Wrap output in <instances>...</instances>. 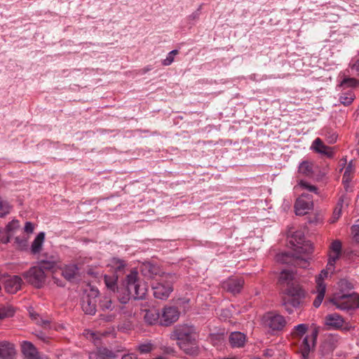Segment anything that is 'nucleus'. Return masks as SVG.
Returning <instances> with one entry per match:
<instances>
[{
  "mask_svg": "<svg viewBox=\"0 0 359 359\" xmlns=\"http://www.w3.org/2000/svg\"><path fill=\"white\" fill-rule=\"evenodd\" d=\"M144 320L148 325H154L160 321V313L156 309H146L144 311Z\"/></svg>",
  "mask_w": 359,
  "mask_h": 359,
  "instance_id": "a878e982",
  "label": "nucleus"
},
{
  "mask_svg": "<svg viewBox=\"0 0 359 359\" xmlns=\"http://www.w3.org/2000/svg\"><path fill=\"white\" fill-rule=\"evenodd\" d=\"M62 276L69 281L74 280L79 275V267L75 264H65L62 268Z\"/></svg>",
  "mask_w": 359,
  "mask_h": 359,
  "instance_id": "4be33fe9",
  "label": "nucleus"
},
{
  "mask_svg": "<svg viewBox=\"0 0 359 359\" xmlns=\"http://www.w3.org/2000/svg\"><path fill=\"white\" fill-rule=\"evenodd\" d=\"M284 316L276 312H268L262 318V324L271 332L281 331L286 325Z\"/></svg>",
  "mask_w": 359,
  "mask_h": 359,
  "instance_id": "0eeeda50",
  "label": "nucleus"
},
{
  "mask_svg": "<svg viewBox=\"0 0 359 359\" xmlns=\"http://www.w3.org/2000/svg\"><path fill=\"white\" fill-rule=\"evenodd\" d=\"M12 208L13 207L9 202L0 198V217H4L8 215Z\"/></svg>",
  "mask_w": 359,
  "mask_h": 359,
  "instance_id": "58836bf2",
  "label": "nucleus"
},
{
  "mask_svg": "<svg viewBox=\"0 0 359 359\" xmlns=\"http://www.w3.org/2000/svg\"><path fill=\"white\" fill-rule=\"evenodd\" d=\"M313 165L311 162L304 161L299 165V172L306 177H311L313 174Z\"/></svg>",
  "mask_w": 359,
  "mask_h": 359,
  "instance_id": "2f4dec72",
  "label": "nucleus"
},
{
  "mask_svg": "<svg viewBox=\"0 0 359 359\" xmlns=\"http://www.w3.org/2000/svg\"><path fill=\"white\" fill-rule=\"evenodd\" d=\"M334 271H330L327 269V266L326 269L322 270L316 279V297L313 301V306L318 308L320 306L325 294L326 285L324 283L323 280L325 278L327 277V274L329 272L332 273Z\"/></svg>",
  "mask_w": 359,
  "mask_h": 359,
  "instance_id": "9b49d317",
  "label": "nucleus"
},
{
  "mask_svg": "<svg viewBox=\"0 0 359 359\" xmlns=\"http://www.w3.org/2000/svg\"><path fill=\"white\" fill-rule=\"evenodd\" d=\"M346 284H348V282H347L346 280H341V281L340 282V285H346Z\"/></svg>",
  "mask_w": 359,
  "mask_h": 359,
  "instance_id": "13d9d810",
  "label": "nucleus"
},
{
  "mask_svg": "<svg viewBox=\"0 0 359 359\" xmlns=\"http://www.w3.org/2000/svg\"><path fill=\"white\" fill-rule=\"evenodd\" d=\"M312 243L306 241L302 244L294 247V252L292 257L287 253L278 254L276 256V260L283 264H289L292 259V264L301 268L306 269L309 265L310 255L313 252Z\"/></svg>",
  "mask_w": 359,
  "mask_h": 359,
  "instance_id": "f03ea898",
  "label": "nucleus"
},
{
  "mask_svg": "<svg viewBox=\"0 0 359 359\" xmlns=\"http://www.w3.org/2000/svg\"><path fill=\"white\" fill-rule=\"evenodd\" d=\"M244 285V280L240 277H230L222 283L224 290L233 294L241 292Z\"/></svg>",
  "mask_w": 359,
  "mask_h": 359,
  "instance_id": "dca6fc26",
  "label": "nucleus"
},
{
  "mask_svg": "<svg viewBox=\"0 0 359 359\" xmlns=\"http://www.w3.org/2000/svg\"><path fill=\"white\" fill-rule=\"evenodd\" d=\"M246 341L245 335L241 332H233L229 336V343L232 347H243Z\"/></svg>",
  "mask_w": 359,
  "mask_h": 359,
  "instance_id": "5701e85b",
  "label": "nucleus"
},
{
  "mask_svg": "<svg viewBox=\"0 0 359 359\" xmlns=\"http://www.w3.org/2000/svg\"><path fill=\"white\" fill-rule=\"evenodd\" d=\"M24 277L31 285L40 288L44 285L46 276L42 269L33 266L24 273Z\"/></svg>",
  "mask_w": 359,
  "mask_h": 359,
  "instance_id": "9d476101",
  "label": "nucleus"
},
{
  "mask_svg": "<svg viewBox=\"0 0 359 359\" xmlns=\"http://www.w3.org/2000/svg\"><path fill=\"white\" fill-rule=\"evenodd\" d=\"M30 316L32 319L39 325H41L42 327H46L49 324L48 320L43 319L41 317L39 316L38 313H30Z\"/></svg>",
  "mask_w": 359,
  "mask_h": 359,
  "instance_id": "37998d69",
  "label": "nucleus"
},
{
  "mask_svg": "<svg viewBox=\"0 0 359 359\" xmlns=\"http://www.w3.org/2000/svg\"><path fill=\"white\" fill-rule=\"evenodd\" d=\"M311 149L316 152L330 158L333 156L332 148L325 145L320 138H316L313 142Z\"/></svg>",
  "mask_w": 359,
  "mask_h": 359,
  "instance_id": "6ab92c4d",
  "label": "nucleus"
},
{
  "mask_svg": "<svg viewBox=\"0 0 359 359\" xmlns=\"http://www.w3.org/2000/svg\"><path fill=\"white\" fill-rule=\"evenodd\" d=\"M344 198H345V196H342L339 198V200L333 211L332 216L330 219V223L336 222L339 219V218L341 217Z\"/></svg>",
  "mask_w": 359,
  "mask_h": 359,
  "instance_id": "f704fd0d",
  "label": "nucleus"
},
{
  "mask_svg": "<svg viewBox=\"0 0 359 359\" xmlns=\"http://www.w3.org/2000/svg\"><path fill=\"white\" fill-rule=\"evenodd\" d=\"M22 279L18 276H9L4 281V287L8 293L14 294L21 287Z\"/></svg>",
  "mask_w": 359,
  "mask_h": 359,
  "instance_id": "a211bd4d",
  "label": "nucleus"
},
{
  "mask_svg": "<svg viewBox=\"0 0 359 359\" xmlns=\"http://www.w3.org/2000/svg\"><path fill=\"white\" fill-rule=\"evenodd\" d=\"M337 139V135L335 133H332L329 137H327V141L330 144H333L336 142Z\"/></svg>",
  "mask_w": 359,
  "mask_h": 359,
  "instance_id": "864d4df0",
  "label": "nucleus"
},
{
  "mask_svg": "<svg viewBox=\"0 0 359 359\" xmlns=\"http://www.w3.org/2000/svg\"><path fill=\"white\" fill-rule=\"evenodd\" d=\"M305 241L304 235L302 231H297L291 234L290 243L294 247Z\"/></svg>",
  "mask_w": 359,
  "mask_h": 359,
  "instance_id": "4c0bfd02",
  "label": "nucleus"
},
{
  "mask_svg": "<svg viewBox=\"0 0 359 359\" xmlns=\"http://www.w3.org/2000/svg\"><path fill=\"white\" fill-rule=\"evenodd\" d=\"M114 356V353L106 348H99L88 355L89 359H111Z\"/></svg>",
  "mask_w": 359,
  "mask_h": 359,
  "instance_id": "b1692460",
  "label": "nucleus"
},
{
  "mask_svg": "<svg viewBox=\"0 0 359 359\" xmlns=\"http://www.w3.org/2000/svg\"><path fill=\"white\" fill-rule=\"evenodd\" d=\"M174 279L175 275L163 273L160 280L152 285L154 297L162 300L168 299L173 290L172 284Z\"/></svg>",
  "mask_w": 359,
  "mask_h": 359,
  "instance_id": "423d86ee",
  "label": "nucleus"
},
{
  "mask_svg": "<svg viewBox=\"0 0 359 359\" xmlns=\"http://www.w3.org/2000/svg\"><path fill=\"white\" fill-rule=\"evenodd\" d=\"M148 290L145 282L138 279L137 271H132L126 277L122 285L116 289L117 298L121 304H126L133 297L135 299L145 298Z\"/></svg>",
  "mask_w": 359,
  "mask_h": 359,
  "instance_id": "f257e3e1",
  "label": "nucleus"
},
{
  "mask_svg": "<svg viewBox=\"0 0 359 359\" xmlns=\"http://www.w3.org/2000/svg\"><path fill=\"white\" fill-rule=\"evenodd\" d=\"M180 312L175 306H165L163 309L160 316V324L168 326L177 321L179 318Z\"/></svg>",
  "mask_w": 359,
  "mask_h": 359,
  "instance_id": "4468645a",
  "label": "nucleus"
},
{
  "mask_svg": "<svg viewBox=\"0 0 359 359\" xmlns=\"http://www.w3.org/2000/svg\"><path fill=\"white\" fill-rule=\"evenodd\" d=\"M355 172V165L353 161H351L346 165L342 178V182L344 188L348 191L349 189V184L352 180L353 175Z\"/></svg>",
  "mask_w": 359,
  "mask_h": 359,
  "instance_id": "393cba45",
  "label": "nucleus"
},
{
  "mask_svg": "<svg viewBox=\"0 0 359 359\" xmlns=\"http://www.w3.org/2000/svg\"><path fill=\"white\" fill-rule=\"evenodd\" d=\"M357 83V81L355 79L353 78H345L342 80L340 84V87H345V86H355Z\"/></svg>",
  "mask_w": 359,
  "mask_h": 359,
  "instance_id": "a18cd8bd",
  "label": "nucleus"
},
{
  "mask_svg": "<svg viewBox=\"0 0 359 359\" xmlns=\"http://www.w3.org/2000/svg\"><path fill=\"white\" fill-rule=\"evenodd\" d=\"M342 245L339 240L334 241L330 246L329 258L327 262V269L334 271L335 263L341 255Z\"/></svg>",
  "mask_w": 359,
  "mask_h": 359,
  "instance_id": "ddd939ff",
  "label": "nucleus"
},
{
  "mask_svg": "<svg viewBox=\"0 0 359 359\" xmlns=\"http://www.w3.org/2000/svg\"><path fill=\"white\" fill-rule=\"evenodd\" d=\"M180 347L187 353L195 355L198 353V348L194 341H180L177 343Z\"/></svg>",
  "mask_w": 359,
  "mask_h": 359,
  "instance_id": "7c9ffc66",
  "label": "nucleus"
},
{
  "mask_svg": "<svg viewBox=\"0 0 359 359\" xmlns=\"http://www.w3.org/2000/svg\"><path fill=\"white\" fill-rule=\"evenodd\" d=\"M109 266L114 271L116 275L118 276V274L124 272L126 264L123 259L112 258L109 262Z\"/></svg>",
  "mask_w": 359,
  "mask_h": 359,
  "instance_id": "c756f323",
  "label": "nucleus"
},
{
  "mask_svg": "<svg viewBox=\"0 0 359 359\" xmlns=\"http://www.w3.org/2000/svg\"><path fill=\"white\" fill-rule=\"evenodd\" d=\"M141 271L144 276L154 278L155 276H162L161 269L158 266L151 262H144L141 266Z\"/></svg>",
  "mask_w": 359,
  "mask_h": 359,
  "instance_id": "412c9836",
  "label": "nucleus"
},
{
  "mask_svg": "<svg viewBox=\"0 0 359 359\" xmlns=\"http://www.w3.org/2000/svg\"><path fill=\"white\" fill-rule=\"evenodd\" d=\"M19 227V222L17 219H13L11 222H8L6 226V229L7 232H12L14 230L17 229Z\"/></svg>",
  "mask_w": 359,
  "mask_h": 359,
  "instance_id": "de8ad7c7",
  "label": "nucleus"
},
{
  "mask_svg": "<svg viewBox=\"0 0 359 359\" xmlns=\"http://www.w3.org/2000/svg\"><path fill=\"white\" fill-rule=\"evenodd\" d=\"M154 348V345L151 342H145L139 344L138 350L142 354L150 353Z\"/></svg>",
  "mask_w": 359,
  "mask_h": 359,
  "instance_id": "79ce46f5",
  "label": "nucleus"
},
{
  "mask_svg": "<svg viewBox=\"0 0 359 359\" xmlns=\"http://www.w3.org/2000/svg\"><path fill=\"white\" fill-rule=\"evenodd\" d=\"M296 274L290 269H283L280 271L278 277V283L283 286L289 288L292 286L299 285L297 283Z\"/></svg>",
  "mask_w": 359,
  "mask_h": 359,
  "instance_id": "f3484780",
  "label": "nucleus"
},
{
  "mask_svg": "<svg viewBox=\"0 0 359 359\" xmlns=\"http://www.w3.org/2000/svg\"><path fill=\"white\" fill-rule=\"evenodd\" d=\"M357 151H358V153L359 154V146H358V147L357 149Z\"/></svg>",
  "mask_w": 359,
  "mask_h": 359,
  "instance_id": "052dcab7",
  "label": "nucleus"
},
{
  "mask_svg": "<svg viewBox=\"0 0 359 359\" xmlns=\"http://www.w3.org/2000/svg\"><path fill=\"white\" fill-rule=\"evenodd\" d=\"M195 328L192 325H182L177 326L170 334V339L180 341H195Z\"/></svg>",
  "mask_w": 359,
  "mask_h": 359,
  "instance_id": "6e6552de",
  "label": "nucleus"
},
{
  "mask_svg": "<svg viewBox=\"0 0 359 359\" xmlns=\"http://www.w3.org/2000/svg\"><path fill=\"white\" fill-rule=\"evenodd\" d=\"M83 311L89 315H94L96 312V300L87 297L82 302Z\"/></svg>",
  "mask_w": 359,
  "mask_h": 359,
  "instance_id": "c85d7f7f",
  "label": "nucleus"
},
{
  "mask_svg": "<svg viewBox=\"0 0 359 359\" xmlns=\"http://www.w3.org/2000/svg\"><path fill=\"white\" fill-rule=\"evenodd\" d=\"M201 9H202V5H200L196 11H195L194 12H193L191 14H190L188 16V20L190 22H195V21L198 20L201 15Z\"/></svg>",
  "mask_w": 359,
  "mask_h": 359,
  "instance_id": "49530a36",
  "label": "nucleus"
},
{
  "mask_svg": "<svg viewBox=\"0 0 359 359\" xmlns=\"http://www.w3.org/2000/svg\"><path fill=\"white\" fill-rule=\"evenodd\" d=\"M15 242L18 245V247L23 249L27 245V238H21L20 237H16L15 238Z\"/></svg>",
  "mask_w": 359,
  "mask_h": 359,
  "instance_id": "09e8293b",
  "label": "nucleus"
},
{
  "mask_svg": "<svg viewBox=\"0 0 359 359\" xmlns=\"http://www.w3.org/2000/svg\"><path fill=\"white\" fill-rule=\"evenodd\" d=\"M100 317H101V319L104 320V321L110 322L114 320V318H115V316L114 314L100 315Z\"/></svg>",
  "mask_w": 359,
  "mask_h": 359,
  "instance_id": "603ef678",
  "label": "nucleus"
},
{
  "mask_svg": "<svg viewBox=\"0 0 359 359\" xmlns=\"http://www.w3.org/2000/svg\"><path fill=\"white\" fill-rule=\"evenodd\" d=\"M35 335L37 338L42 340L43 341H47L48 337L43 332L41 331H37L36 332Z\"/></svg>",
  "mask_w": 359,
  "mask_h": 359,
  "instance_id": "3c124183",
  "label": "nucleus"
},
{
  "mask_svg": "<svg viewBox=\"0 0 359 359\" xmlns=\"http://www.w3.org/2000/svg\"><path fill=\"white\" fill-rule=\"evenodd\" d=\"M325 325L331 330H351L353 327L346 323L344 318L339 313H333L327 315L324 319Z\"/></svg>",
  "mask_w": 359,
  "mask_h": 359,
  "instance_id": "1a4fd4ad",
  "label": "nucleus"
},
{
  "mask_svg": "<svg viewBox=\"0 0 359 359\" xmlns=\"http://www.w3.org/2000/svg\"><path fill=\"white\" fill-rule=\"evenodd\" d=\"M351 233L354 241L359 243V219L351 226Z\"/></svg>",
  "mask_w": 359,
  "mask_h": 359,
  "instance_id": "c03bdc74",
  "label": "nucleus"
},
{
  "mask_svg": "<svg viewBox=\"0 0 359 359\" xmlns=\"http://www.w3.org/2000/svg\"><path fill=\"white\" fill-rule=\"evenodd\" d=\"M118 275H104V280L106 287L112 292H115L118 287H117Z\"/></svg>",
  "mask_w": 359,
  "mask_h": 359,
  "instance_id": "473e14b6",
  "label": "nucleus"
},
{
  "mask_svg": "<svg viewBox=\"0 0 359 359\" xmlns=\"http://www.w3.org/2000/svg\"><path fill=\"white\" fill-rule=\"evenodd\" d=\"M297 188L300 189L303 192L295 202V213L297 215H304L313 208V203L311 194H318V188L304 180H299Z\"/></svg>",
  "mask_w": 359,
  "mask_h": 359,
  "instance_id": "7ed1b4c3",
  "label": "nucleus"
},
{
  "mask_svg": "<svg viewBox=\"0 0 359 359\" xmlns=\"http://www.w3.org/2000/svg\"><path fill=\"white\" fill-rule=\"evenodd\" d=\"M317 336L318 332L314 330L311 334H307L302 338V342L300 345V351L303 359H309L310 352L314 349L316 346Z\"/></svg>",
  "mask_w": 359,
  "mask_h": 359,
  "instance_id": "f8f14e48",
  "label": "nucleus"
},
{
  "mask_svg": "<svg viewBox=\"0 0 359 359\" xmlns=\"http://www.w3.org/2000/svg\"><path fill=\"white\" fill-rule=\"evenodd\" d=\"M93 294H95L96 296L98 294V291L97 290L93 291Z\"/></svg>",
  "mask_w": 359,
  "mask_h": 359,
  "instance_id": "bf43d9fd",
  "label": "nucleus"
},
{
  "mask_svg": "<svg viewBox=\"0 0 359 359\" xmlns=\"http://www.w3.org/2000/svg\"><path fill=\"white\" fill-rule=\"evenodd\" d=\"M285 294L282 301V306L289 314H291L302 306L305 292L300 285H297L286 288Z\"/></svg>",
  "mask_w": 359,
  "mask_h": 359,
  "instance_id": "20e7f679",
  "label": "nucleus"
},
{
  "mask_svg": "<svg viewBox=\"0 0 359 359\" xmlns=\"http://www.w3.org/2000/svg\"><path fill=\"white\" fill-rule=\"evenodd\" d=\"M309 326L306 324H299L294 327L292 334L297 339H302L304 337L305 334L308 330Z\"/></svg>",
  "mask_w": 359,
  "mask_h": 359,
  "instance_id": "c9c22d12",
  "label": "nucleus"
},
{
  "mask_svg": "<svg viewBox=\"0 0 359 359\" xmlns=\"http://www.w3.org/2000/svg\"><path fill=\"white\" fill-rule=\"evenodd\" d=\"M330 302L339 310L348 312L359 307V295L357 293L337 294Z\"/></svg>",
  "mask_w": 359,
  "mask_h": 359,
  "instance_id": "39448f33",
  "label": "nucleus"
},
{
  "mask_svg": "<svg viewBox=\"0 0 359 359\" xmlns=\"http://www.w3.org/2000/svg\"><path fill=\"white\" fill-rule=\"evenodd\" d=\"M55 260L53 259V257H51L48 259H41L39 262V266L38 267H40L41 269L50 270L55 267Z\"/></svg>",
  "mask_w": 359,
  "mask_h": 359,
  "instance_id": "ea45409f",
  "label": "nucleus"
},
{
  "mask_svg": "<svg viewBox=\"0 0 359 359\" xmlns=\"http://www.w3.org/2000/svg\"><path fill=\"white\" fill-rule=\"evenodd\" d=\"M15 313V309L11 305H1L0 306V320L11 318Z\"/></svg>",
  "mask_w": 359,
  "mask_h": 359,
  "instance_id": "e433bc0d",
  "label": "nucleus"
},
{
  "mask_svg": "<svg viewBox=\"0 0 359 359\" xmlns=\"http://www.w3.org/2000/svg\"><path fill=\"white\" fill-rule=\"evenodd\" d=\"M15 355V346L8 341L0 342V358L13 359Z\"/></svg>",
  "mask_w": 359,
  "mask_h": 359,
  "instance_id": "aec40b11",
  "label": "nucleus"
},
{
  "mask_svg": "<svg viewBox=\"0 0 359 359\" xmlns=\"http://www.w3.org/2000/svg\"><path fill=\"white\" fill-rule=\"evenodd\" d=\"M45 240V233L44 232H40L38 233L36 237L34 238V241L32 243L31 245V252L33 255L39 254L41 249Z\"/></svg>",
  "mask_w": 359,
  "mask_h": 359,
  "instance_id": "cd10ccee",
  "label": "nucleus"
},
{
  "mask_svg": "<svg viewBox=\"0 0 359 359\" xmlns=\"http://www.w3.org/2000/svg\"><path fill=\"white\" fill-rule=\"evenodd\" d=\"M352 71H355L359 75V60L351 65Z\"/></svg>",
  "mask_w": 359,
  "mask_h": 359,
  "instance_id": "5fc2aeb1",
  "label": "nucleus"
},
{
  "mask_svg": "<svg viewBox=\"0 0 359 359\" xmlns=\"http://www.w3.org/2000/svg\"><path fill=\"white\" fill-rule=\"evenodd\" d=\"M21 351L25 359H49L45 355H41L34 345L28 341L21 343Z\"/></svg>",
  "mask_w": 359,
  "mask_h": 359,
  "instance_id": "2eb2a0df",
  "label": "nucleus"
},
{
  "mask_svg": "<svg viewBox=\"0 0 359 359\" xmlns=\"http://www.w3.org/2000/svg\"><path fill=\"white\" fill-rule=\"evenodd\" d=\"M355 98V95L351 89L342 91L339 94V101L344 106H349Z\"/></svg>",
  "mask_w": 359,
  "mask_h": 359,
  "instance_id": "bb28decb",
  "label": "nucleus"
},
{
  "mask_svg": "<svg viewBox=\"0 0 359 359\" xmlns=\"http://www.w3.org/2000/svg\"><path fill=\"white\" fill-rule=\"evenodd\" d=\"M99 306L103 311H112L114 309L111 297L107 295L102 296L100 298Z\"/></svg>",
  "mask_w": 359,
  "mask_h": 359,
  "instance_id": "72a5a7b5",
  "label": "nucleus"
},
{
  "mask_svg": "<svg viewBox=\"0 0 359 359\" xmlns=\"http://www.w3.org/2000/svg\"><path fill=\"white\" fill-rule=\"evenodd\" d=\"M54 283L60 286V287H64L65 286V284L63 283V282L60 280H59L58 278H54Z\"/></svg>",
  "mask_w": 359,
  "mask_h": 359,
  "instance_id": "4d7b16f0",
  "label": "nucleus"
},
{
  "mask_svg": "<svg viewBox=\"0 0 359 359\" xmlns=\"http://www.w3.org/2000/svg\"><path fill=\"white\" fill-rule=\"evenodd\" d=\"M177 50H172L167 55L166 57L162 60L161 63L163 66H169L175 60V55L178 54Z\"/></svg>",
  "mask_w": 359,
  "mask_h": 359,
  "instance_id": "a19ab883",
  "label": "nucleus"
},
{
  "mask_svg": "<svg viewBox=\"0 0 359 359\" xmlns=\"http://www.w3.org/2000/svg\"><path fill=\"white\" fill-rule=\"evenodd\" d=\"M34 224L30 222H27L25 223L24 230L27 233H32L34 231Z\"/></svg>",
  "mask_w": 359,
  "mask_h": 359,
  "instance_id": "8fccbe9b",
  "label": "nucleus"
},
{
  "mask_svg": "<svg viewBox=\"0 0 359 359\" xmlns=\"http://www.w3.org/2000/svg\"><path fill=\"white\" fill-rule=\"evenodd\" d=\"M121 359H137V358L134 353H128L123 355Z\"/></svg>",
  "mask_w": 359,
  "mask_h": 359,
  "instance_id": "6e6d98bb",
  "label": "nucleus"
}]
</instances>
